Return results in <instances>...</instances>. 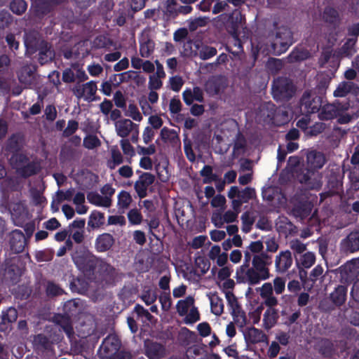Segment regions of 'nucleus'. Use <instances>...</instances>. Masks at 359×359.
I'll return each mask as SVG.
<instances>
[{"mask_svg": "<svg viewBox=\"0 0 359 359\" xmlns=\"http://www.w3.org/2000/svg\"><path fill=\"white\" fill-rule=\"evenodd\" d=\"M306 167L299 168L301 158L293 156V178L306 189L319 190L323 186V175L318 172L326 162L324 154L316 150L305 151Z\"/></svg>", "mask_w": 359, "mask_h": 359, "instance_id": "f257e3e1", "label": "nucleus"}, {"mask_svg": "<svg viewBox=\"0 0 359 359\" xmlns=\"http://www.w3.org/2000/svg\"><path fill=\"white\" fill-rule=\"evenodd\" d=\"M25 44L27 52L29 53H33L38 48L40 50L39 60L41 63L48 60H51L53 56V51L48 47L47 43L41 41L38 33L36 32L25 34Z\"/></svg>", "mask_w": 359, "mask_h": 359, "instance_id": "f03ea898", "label": "nucleus"}, {"mask_svg": "<svg viewBox=\"0 0 359 359\" xmlns=\"http://www.w3.org/2000/svg\"><path fill=\"white\" fill-rule=\"evenodd\" d=\"M97 259L89 251H77L73 255V260L76 267L88 277L93 275Z\"/></svg>", "mask_w": 359, "mask_h": 359, "instance_id": "7ed1b4c3", "label": "nucleus"}, {"mask_svg": "<svg viewBox=\"0 0 359 359\" xmlns=\"http://www.w3.org/2000/svg\"><path fill=\"white\" fill-rule=\"evenodd\" d=\"M176 309L180 316H185L184 321L187 324L194 323L200 319L199 312L194 306V299L191 296L178 301Z\"/></svg>", "mask_w": 359, "mask_h": 359, "instance_id": "20e7f679", "label": "nucleus"}, {"mask_svg": "<svg viewBox=\"0 0 359 359\" xmlns=\"http://www.w3.org/2000/svg\"><path fill=\"white\" fill-rule=\"evenodd\" d=\"M291 82L289 79L279 78L274 81L272 93L276 100H287L291 96Z\"/></svg>", "mask_w": 359, "mask_h": 359, "instance_id": "39448f33", "label": "nucleus"}, {"mask_svg": "<svg viewBox=\"0 0 359 359\" xmlns=\"http://www.w3.org/2000/svg\"><path fill=\"white\" fill-rule=\"evenodd\" d=\"M322 106L321 98L313 96L309 92H305L300 100V109L304 114L318 112Z\"/></svg>", "mask_w": 359, "mask_h": 359, "instance_id": "423d86ee", "label": "nucleus"}, {"mask_svg": "<svg viewBox=\"0 0 359 359\" xmlns=\"http://www.w3.org/2000/svg\"><path fill=\"white\" fill-rule=\"evenodd\" d=\"M348 109V104H341L335 102L332 104H327L320 107L319 118L321 120H330L337 117L340 112H344Z\"/></svg>", "mask_w": 359, "mask_h": 359, "instance_id": "0eeeda50", "label": "nucleus"}, {"mask_svg": "<svg viewBox=\"0 0 359 359\" xmlns=\"http://www.w3.org/2000/svg\"><path fill=\"white\" fill-rule=\"evenodd\" d=\"M72 91L79 99L83 98L87 101H93L97 91V86L93 81L85 84L78 83L73 88Z\"/></svg>", "mask_w": 359, "mask_h": 359, "instance_id": "6e6552de", "label": "nucleus"}, {"mask_svg": "<svg viewBox=\"0 0 359 359\" xmlns=\"http://www.w3.org/2000/svg\"><path fill=\"white\" fill-rule=\"evenodd\" d=\"M217 18L234 33L239 27L242 26L243 21L244 20L243 16L238 10H235L230 15L222 14Z\"/></svg>", "mask_w": 359, "mask_h": 359, "instance_id": "1a4fd4ad", "label": "nucleus"}, {"mask_svg": "<svg viewBox=\"0 0 359 359\" xmlns=\"http://www.w3.org/2000/svg\"><path fill=\"white\" fill-rule=\"evenodd\" d=\"M120 346L118 337L115 335H109L104 340L100 347V351L104 357L109 359L118 353Z\"/></svg>", "mask_w": 359, "mask_h": 359, "instance_id": "9d476101", "label": "nucleus"}, {"mask_svg": "<svg viewBox=\"0 0 359 359\" xmlns=\"http://www.w3.org/2000/svg\"><path fill=\"white\" fill-rule=\"evenodd\" d=\"M297 266L299 271V276L304 282V278L306 276L305 269H309L315 262L316 257L314 253L307 252L303 255L295 256Z\"/></svg>", "mask_w": 359, "mask_h": 359, "instance_id": "9b49d317", "label": "nucleus"}, {"mask_svg": "<svg viewBox=\"0 0 359 359\" xmlns=\"http://www.w3.org/2000/svg\"><path fill=\"white\" fill-rule=\"evenodd\" d=\"M11 218L14 224L17 226H22L29 220V214L24 205L21 203H13L11 208Z\"/></svg>", "mask_w": 359, "mask_h": 359, "instance_id": "f8f14e48", "label": "nucleus"}, {"mask_svg": "<svg viewBox=\"0 0 359 359\" xmlns=\"http://www.w3.org/2000/svg\"><path fill=\"white\" fill-rule=\"evenodd\" d=\"M227 86L226 78L217 76L209 79L205 85V90L207 93L214 95L223 91Z\"/></svg>", "mask_w": 359, "mask_h": 359, "instance_id": "ddd939ff", "label": "nucleus"}, {"mask_svg": "<svg viewBox=\"0 0 359 359\" xmlns=\"http://www.w3.org/2000/svg\"><path fill=\"white\" fill-rule=\"evenodd\" d=\"M144 353L149 359H161L166 355V350L160 343L146 341Z\"/></svg>", "mask_w": 359, "mask_h": 359, "instance_id": "4468645a", "label": "nucleus"}, {"mask_svg": "<svg viewBox=\"0 0 359 359\" xmlns=\"http://www.w3.org/2000/svg\"><path fill=\"white\" fill-rule=\"evenodd\" d=\"M154 176L149 172H144L135 183V189L140 198L147 196L148 187L154 182Z\"/></svg>", "mask_w": 359, "mask_h": 359, "instance_id": "2eb2a0df", "label": "nucleus"}, {"mask_svg": "<svg viewBox=\"0 0 359 359\" xmlns=\"http://www.w3.org/2000/svg\"><path fill=\"white\" fill-rule=\"evenodd\" d=\"M137 123L128 118H121L114 122V128L116 135L121 137H127L137 128Z\"/></svg>", "mask_w": 359, "mask_h": 359, "instance_id": "dca6fc26", "label": "nucleus"}, {"mask_svg": "<svg viewBox=\"0 0 359 359\" xmlns=\"http://www.w3.org/2000/svg\"><path fill=\"white\" fill-rule=\"evenodd\" d=\"M359 85L353 81H346L341 82L334 91L333 95L336 97H344L348 93L358 94Z\"/></svg>", "mask_w": 359, "mask_h": 359, "instance_id": "f3484780", "label": "nucleus"}, {"mask_svg": "<svg viewBox=\"0 0 359 359\" xmlns=\"http://www.w3.org/2000/svg\"><path fill=\"white\" fill-rule=\"evenodd\" d=\"M337 39L334 36H330L327 39V46L325 48H323V53L319 59L320 65L323 66L325 64L332 60V62H337L338 60L339 55H336V53L333 52L332 47L334 46Z\"/></svg>", "mask_w": 359, "mask_h": 359, "instance_id": "a211bd4d", "label": "nucleus"}, {"mask_svg": "<svg viewBox=\"0 0 359 359\" xmlns=\"http://www.w3.org/2000/svg\"><path fill=\"white\" fill-rule=\"evenodd\" d=\"M259 291L261 297L264 300V304L268 306H274L278 304L276 298L273 295V287L271 283H266L256 289Z\"/></svg>", "mask_w": 359, "mask_h": 359, "instance_id": "6ab92c4d", "label": "nucleus"}, {"mask_svg": "<svg viewBox=\"0 0 359 359\" xmlns=\"http://www.w3.org/2000/svg\"><path fill=\"white\" fill-rule=\"evenodd\" d=\"M275 265L278 271H287L292 265V256L290 250L280 252L276 257Z\"/></svg>", "mask_w": 359, "mask_h": 359, "instance_id": "aec40b11", "label": "nucleus"}, {"mask_svg": "<svg viewBox=\"0 0 359 359\" xmlns=\"http://www.w3.org/2000/svg\"><path fill=\"white\" fill-rule=\"evenodd\" d=\"M11 248L15 253L21 252L25 245L24 234L19 230L13 231L11 234Z\"/></svg>", "mask_w": 359, "mask_h": 359, "instance_id": "412c9836", "label": "nucleus"}, {"mask_svg": "<svg viewBox=\"0 0 359 359\" xmlns=\"http://www.w3.org/2000/svg\"><path fill=\"white\" fill-rule=\"evenodd\" d=\"M114 268L101 259H97L95 271L91 276L95 278H104L112 274Z\"/></svg>", "mask_w": 359, "mask_h": 359, "instance_id": "4be33fe9", "label": "nucleus"}, {"mask_svg": "<svg viewBox=\"0 0 359 359\" xmlns=\"http://www.w3.org/2000/svg\"><path fill=\"white\" fill-rule=\"evenodd\" d=\"M183 100L189 105L194 101L201 102L203 101V91L199 87H194L192 90L187 89L183 93Z\"/></svg>", "mask_w": 359, "mask_h": 359, "instance_id": "5701e85b", "label": "nucleus"}, {"mask_svg": "<svg viewBox=\"0 0 359 359\" xmlns=\"http://www.w3.org/2000/svg\"><path fill=\"white\" fill-rule=\"evenodd\" d=\"M269 278L268 276L263 275L262 273L257 271L255 269L252 267L248 269L244 277L243 278L242 281L248 283L249 285H257L262 280H266Z\"/></svg>", "mask_w": 359, "mask_h": 359, "instance_id": "b1692460", "label": "nucleus"}, {"mask_svg": "<svg viewBox=\"0 0 359 359\" xmlns=\"http://www.w3.org/2000/svg\"><path fill=\"white\" fill-rule=\"evenodd\" d=\"M245 339L247 342L256 344L264 341L266 339V335L259 329L250 327L244 332Z\"/></svg>", "mask_w": 359, "mask_h": 359, "instance_id": "393cba45", "label": "nucleus"}, {"mask_svg": "<svg viewBox=\"0 0 359 359\" xmlns=\"http://www.w3.org/2000/svg\"><path fill=\"white\" fill-rule=\"evenodd\" d=\"M113 243V237L109 233H103L96 238L95 248L99 252H105L112 246Z\"/></svg>", "mask_w": 359, "mask_h": 359, "instance_id": "a878e982", "label": "nucleus"}, {"mask_svg": "<svg viewBox=\"0 0 359 359\" xmlns=\"http://www.w3.org/2000/svg\"><path fill=\"white\" fill-rule=\"evenodd\" d=\"M212 313L215 316H220L224 311V304L222 299L215 293L210 292L207 294Z\"/></svg>", "mask_w": 359, "mask_h": 359, "instance_id": "bb28decb", "label": "nucleus"}, {"mask_svg": "<svg viewBox=\"0 0 359 359\" xmlns=\"http://www.w3.org/2000/svg\"><path fill=\"white\" fill-rule=\"evenodd\" d=\"M278 314L272 306H269L263 316V326L266 330L273 327L278 320Z\"/></svg>", "mask_w": 359, "mask_h": 359, "instance_id": "cd10ccee", "label": "nucleus"}, {"mask_svg": "<svg viewBox=\"0 0 359 359\" xmlns=\"http://www.w3.org/2000/svg\"><path fill=\"white\" fill-rule=\"evenodd\" d=\"M87 199L88 201L97 206L108 208L111 204V198L104 196L102 194L91 192L88 194Z\"/></svg>", "mask_w": 359, "mask_h": 359, "instance_id": "c85d7f7f", "label": "nucleus"}, {"mask_svg": "<svg viewBox=\"0 0 359 359\" xmlns=\"http://www.w3.org/2000/svg\"><path fill=\"white\" fill-rule=\"evenodd\" d=\"M347 288L344 285H339L330 294L332 302L337 306H340L344 303L346 299Z\"/></svg>", "mask_w": 359, "mask_h": 359, "instance_id": "c756f323", "label": "nucleus"}, {"mask_svg": "<svg viewBox=\"0 0 359 359\" xmlns=\"http://www.w3.org/2000/svg\"><path fill=\"white\" fill-rule=\"evenodd\" d=\"M266 257L263 255L255 256L252 259V268L269 278V270L267 267L269 264L266 261Z\"/></svg>", "mask_w": 359, "mask_h": 359, "instance_id": "7c9ffc66", "label": "nucleus"}, {"mask_svg": "<svg viewBox=\"0 0 359 359\" xmlns=\"http://www.w3.org/2000/svg\"><path fill=\"white\" fill-rule=\"evenodd\" d=\"M344 245L351 252L359 250V231L351 232L343 241Z\"/></svg>", "mask_w": 359, "mask_h": 359, "instance_id": "2f4dec72", "label": "nucleus"}, {"mask_svg": "<svg viewBox=\"0 0 359 359\" xmlns=\"http://www.w3.org/2000/svg\"><path fill=\"white\" fill-rule=\"evenodd\" d=\"M111 160L108 161V167L110 169H114L117 165L123 162V156L118 150L117 146L111 147L110 149Z\"/></svg>", "mask_w": 359, "mask_h": 359, "instance_id": "473e14b6", "label": "nucleus"}, {"mask_svg": "<svg viewBox=\"0 0 359 359\" xmlns=\"http://www.w3.org/2000/svg\"><path fill=\"white\" fill-rule=\"evenodd\" d=\"M154 42L149 39L143 38L140 41V53L142 57H149L154 50Z\"/></svg>", "mask_w": 359, "mask_h": 359, "instance_id": "72a5a7b5", "label": "nucleus"}, {"mask_svg": "<svg viewBox=\"0 0 359 359\" xmlns=\"http://www.w3.org/2000/svg\"><path fill=\"white\" fill-rule=\"evenodd\" d=\"M165 77V73L158 74L155 72L149 76L148 88L149 90H158L163 86L162 79Z\"/></svg>", "mask_w": 359, "mask_h": 359, "instance_id": "f704fd0d", "label": "nucleus"}, {"mask_svg": "<svg viewBox=\"0 0 359 359\" xmlns=\"http://www.w3.org/2000/svg\"><path fill=\"white\" fill-rule=\"evenodd\" d=\"M277 230L285 236L292 233V223L285 217H280L276 222Z\"/></svg>", "mask_w": 359, "mask_h": 359, "instance_id": "c9c22d12", "label": "nucleus"}, {"mask_svg": "<svg viewBox=\"0 0 359 359\" xmlns=\"http://www.w3.org/2000/svg\"><path fill=\"white\" fill-rule=\"evenodd\" d=\"M355 39H348L340 48L338 55L342 57H351L355 50Z\"/></svg>", "mask_w": 359, "mask_h": 359, "instance_id": "e433bc0d", "label": "nucleus"}, {"mask_svg": "<svg viewBox=\"0 0 359 359\" xmlns=\"http://www.w3.org/2000/svg\"><path fill=\"white\" fill-rule=\"evenodd\" d=\"M125 115L137 122H140L143 119V116L138 107L132 103L128 104V108L125 111Z\"/></svg>", "mask_w": 359, "mask_h": 359, "instance_id": "4c0bfd02", "label": "nucleus"}, {"mask_svg": "<svg viewBox=\"0 0 359 359\" xmlns=\"http://www.w3.org/2000/svg\"><path fill=\"white\" fill-rule=\"evenodd\" d=\"M74 203L76 205V212L80 214H85L87 208L82 204L85 201V195L82 192L74 193L72 198Z\"/></svg>", "mask_w": 359, "mask_h": 359, "instance_id": "58836bf2", "label": "nucleus"}, {"mask_svg": "<svg viewBox=\"0 0 359 359\" xmlns=\"http://www.w3.org/2000/svg\"><path fill=\"white\" fill-rule=\"evenodd\" d=\"M104 215L100 212H93L90 216L88 225L93 229L100 227L104 223Z\"/></svg>", "mask_w": 359, "mask_h": 359, "instance_id": "ea45409f", "label": "nucleus"}, {"mask_svg": "<svg viewBox=\"0 0 359 359\" xmlns=\"http://www.w3.org/2000/svg\"><path fill=\"white\" fill-rule=\"evenodd\" d=\"M132 202L130 194L125 191H121L118 195V207L119 209H127Z\"/></svg>", "mask_w": 359, "mask_h": 359, "instance_id": "a19ab883", "label": "nucleus"}, {"mask_svg": "<svg viewBox=\"0 0 359 359\" xmlns=\"http://www.w3.org/2000/svg\"><path fill=\"white\" fill-rule=\"evenodd\" d=\"M161 137L165 142H175L178 140V135L176 131L165 127L162 128Z\"/></svg>", "mask_w": 359, "mask_h": 359, "instance_id": "79ce46f5", "label": "nucleus"}, {"mask_svg": "<svg viewBox=\"0 0 359 359\" xmlns=\"http://www.w3.org/2000/svg\"><path fill=\"white\" fill-rule=\"evenodd\" d=\"M256 215L254 212H245L242 217L241 219L243 223V231L245 232L249 231L250 226L254 223L255 220Z\"/></svg>", "mask_w": 359, "mask_h": 359, "instance_id": "37998d69", "label": "nucleus"}, {"mask_svg": "<svg viewBox=\"0 0 359 359\" xmlns=\"http://www.w3.org/2000/svg\"><path fill=\"white\" fill-rule=\"evenodd\" d=\"M11 10L15 14L20 15L27 9V4L24 0H13L10 5Z\"/></svg>", "mask_w": 359, "mask_h": 359, "instance_id": "c03bdc74", "label": "nucleus"}, {"mask_svg": "<svg viewBox=\"0 0 359 359\" xmlns=\"http://www.w3.org/2000/svg\"><path fill=\"white\" fill-rule=\"evenodd\" d=\"M201 175L204 177L203 183L209 184L217 180V175L212 173V169L209 165H205L201 170Z\"/></svg>", "mask_w": 359, "mask_h": 359, "instance_id": "a18cd8bd", "label": "nucleus"}, {"mask_svg": "<svg viewBox=\"0 0 359 359\" xmlns=\"http://www.w3.org/2000/svg\"><path fill=\"white\" fill-rule=\"evenodd\" d=\"M311 55L310 50L302 46L293 50V60H304Z\"/></svg>", "mask_w": 359, "mask_h": 359, "instance_id": "49530a36", "label": "nucleus"}, {"mask_svg": "<svg viewBox=\"0 0 359 359\" xmlns=\"http://www.w3.org/2000/svg\"><path fill=\"white\" fill-rule=\"evenodd\" d=\"M338 13L332 8H326L324 11L323 18L326 22L334 24L338 20Z\"/></svg>", "mask_w": 359, "mask_h": 359, "instance_id": "de8ad7c7", "label": "nucleus"}, {"mask_svg": "<svg viewBox=\"0 0 359 359\" xmlns=\"http://www.w3.org/2000/svg\"><path fill=\"white\" fill-rule=\"evenodd\" d=\"M74 194V189H68L66 191H58L55 196L57 198V203H62L65 201H71Z\"/></svg>", "mask_w": 359, "mask_h": 359, "instance_id": "09e8293b", "label": "nucleus"}, {"mask_svg": "<svg viewBox=\"0 0 359 359\" xmlns=\"http://www.w3.org/2000/svg\"><path fill=\"white\" fill-rule=\"evenodd\" d=\"M83 145L88 149H93L100 145V141L96 136L88 135L84 139Z\"/></svg>", "mask_w": 359, "mask_h": 359, "instance_id": "8fccbe9b", "label": "nucleus"}, {"mask_svg": "<svg viewBox=\"0 0 359 359\" xmlns=\"http://www.w3.org/2000/svg\"><path fill=\"white\" fill-rule=\"evenodd\" d=\"M233 319L235 323L241 327L246 325V316L245 313L241 311L239 309L233 311Z\"/></svg>", "mask_w": 359, "mask_h": 359, "instance_id": "3c124183", "label": "nucleus"}, {"mask_svg": "<svg viewBox=\"0 0 359 359\" xmlns=\"http://www.w3.org/2000/svg\"><path fill=\"white\" fill-rule=\"evenodd\" d=\"M120 145L125 155L130 156L135 155L134 149L128 139L122 138L120 140Z\"/></svg>", "mask_w": 359, "mask_h": 359, "instance_id": "603ef678", "label": "nucleus"}, {"mask_svg": "<svg viewBox=\"0 0 359 359\" xmlns=\"http://www.w3.org/2000/svg\"><path fill=\"white\" fill-rule=\"evenodd\" d=\"M159 301L163 310L168 311L170 309L172 301L169 292H164L162 293L159 297Z\"/></svg>", "mask_w": 359, "mask_h": 359, "instance_id": "864d4df0", "label": "nucleus"}, {"mask_svg": "<svg viewBox=\"0 0 359 359\" xmlns=\"http://www.w3.org/2000/svg\"><path fill=\"white\" fill-rule=\"evenodd\" d=\"M217 53V50L213 47L204 46L199 51V56L203 60H208Z\"/></svg>", "mask_w": 359, "mask_h": 359, "instance_id": "5fc2aeb1", "label": "nucleus"}, {"mask_svg": "<svg viewBox=\"0 0 359 359\" xmlns=\"http://www.w3.org/2000/svg\"><path fill=\"white\" fill-rule=\"evenodd\" d=\"M255 195V189L250 187H247L243 190L240 191L238 198L244 203H247L249 200L252 199Z\"/></svg>", "mask_w": 359, "mask_h": 359, "instance_id": "6e6d98bb", "label": "nucleus"}, {"mask_svg": "<svg viewBox=\"0 0 359 359\" xmlns=\"http://www.w3.org/2000/svg\"><path fill=\"white\" fill-rule=\"evenodd\" d=\"M135 311L137 316L142 318L144 322L151 321L153 316L149 313L147 310L143 308L140 305H137L135 308Z\"/></svg>", "mask_w": 359, "mask_h": 359, "instance_id": "4d7b16f0", "label": "nucleus"}, {"mask_svg": "<svg viewBox=\"0 0 359 359\" xmlns=\"http://www.w3.org/2000/svg\"><path fill=\"white\" fill-rule=\"evenodd\" d=\"M25 74L23 71H21L19 74V79L22 83L25 85V86H29L32 84L34 76L30 71L27 72V69H25Z\"/></svg>", "mask_w": 359, "mask_h": 359, "instance_id": "13d9d810", "label": "nucleus"}, {"mask_svg": "<svg viewBox=\"0 0 359 359\" xmlns=\"http://www.w3.org/2000/svg\"><path fill=\"white\" fill-rule=\"evenodd\" d=\"M141 297L147 305H150L156 300L157 296L154 291L148 290L143 292Z\"/></svg>", "mask_w": 359, "mask_h": 359, "instance_id": "bf43d9fd", "label": "nucleus"}, {"mask_svg": "<svg viewBox=\"0 0 359 359\" xmlns=\"http://www.w3.org/2000/svg\"><path fill=\"white\" fill-rule=\"evenodd\" d=\"M128 217L129 222L133 224H140L142 219L140 212L136 209L130 210L128 213Z\"/></svg>", "mask_w": 359, "mask_h": 359, "instance_id": "052dcab7", "label": "nucleus"}, {"mask_svg": "<svg viewBox=\"0 0 359 359\" xmlns=\"http://www.w3.org/2000/svg\"><path fill=\"white\" fill-rule=\"evenodd\" d=\"M210 204L213 208H218L223 210L226 205V198L222 195H217L212 198Z\"/></svg>", "mask_w": 359, "mask_h": 359, "instance_id": "680f3d73", "label": "nucleus"}, {"mask_svg": "<svg viewBox=\"0 0 359 359\" xmlns=\"http://www.w3.org/2000/svg\"><path fill=\"white\" fill-rule=\"evenodd\" d=\"M208 18L205 17H199L194 19L190 22L189 29L192 31L196 30L198 27H204L208 23Z\"/></svg>", "mask_w": 359, "mask_h": 359, "instance_id": "e2e57ef3", "label": "nucleus"}, {"mask_svg": "<svg viewBox=\"0 0 359 359\" xmlns=\"http://www.w3.org/2000/svg\"><path fill=\"white\" fill-rule=\"evenodd\" d=\"M158 177L162 182H167L170 177V173L165 165H158L156 168Z\"/></svg>", "mask_w": 359, "mask_h": 359, "instance_id": "0e129e2a", "label": "nucleus"}, {"mask_svg": "<svg viewBox=\"0 0 359 359\" xmlns=\"http://www.w3.org/2000/svg\"><path fill=\"white\" fill-rule=\"evenodd\" d=\"M114 101L116 107L124 108L126 106V100L121 91H116L114 95Z\"/></svg>", "mask_w": 359, "mask_h": 359, "instance_id": "69168bd1", "label": "nucleus"}, {"mask_svg": "<svg viewBox=\"0 0 359 359\" xmlns=\"http://www.w3.org/2000/svg\"><path fill=\"white\" fill-rule=\"evenodd\" d=\"M225 296L228 304L231 306L233 311L239 309L237 299L231 291H226Z\"/></svg>", "mask_w": 359, "mask_h": 359, "instance_id": "338daca9", "label": "nucleus"}, {"mask_svg": "<svg viewBox=\"0 0 359 359\" xmlns=\"http://www.w3.org/2000/svg\"><path fill=\"white\" fill-rule=\"evenodd\" d=\"M148 123L154 129H159L163 125V120L158 115H151L149 117Z\"/></svg>", "mask_w": 359, "mask_h": 359, "instance_id": "774afa93", "label": "nucleus"}]
</instances>
